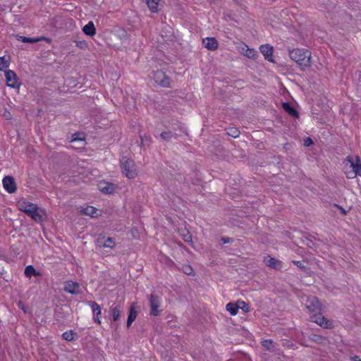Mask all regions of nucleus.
Returning <instances> with one entry per match:
<instances>
[{
    "label": "nucleus",
    "instance_id": "1",
    "mask_svg": "<svg viewBox=\"0 0 361 361\" xmlns=\"http://www.w3.org/2000/svg\"><path fill=\"white\" fill-rule=\"evenodd\" d=\"M16 206L20 211L25 213L35 221L39 222L43 220L42 210L37 204L27 201L25 198L20 199Z\"/></svg>",
    "mask_w": 361,
    "mask_h": 361
},
{
    "label": "nucleus",
    "instance_id": "2",
    "mask_svg": "<svg viewBox=\"0 0 361 361\" xmlns=\"http://www.w3.org/2000/svg\"><path fill=\"white\" fill-rule=\"evenodd\" d=\"M289 56L302 69L310 66L311 54L307 49H294L289 50Z\"/></svg>",
    "mask_w": 361,
    "mask_h": 361
},
{
    "label": "nucleus",
    "instance_id": "3",
    "mask_svg": "<svg viewBox=\"0 0 361 361\" xmlns=\"http://www.w3.org/2000/svg\"><path fill=\"white\" fill-rule=\"evenodd\" d=\"M121 166L122 173L127 178L133 179L137 175V171L135 168V162L133 159L123 157L121 159Z\"/></svg>",
    "mask_w": 361,
    "mask_h": 361
},
{
    "label": "nucleus",
    "instance_id": "4",
    "mask_svg": "<svg viewBox=\"0 0 361 361\" xmlns=\"http://www.w3.org/2000/svg\"><path fill=\"white\" fill-rule=\"evenodd\" d=\"M153 80L161 87H169L170 86V78L161 70L154 71Z\"/></svg>",
    "mask_w": 361,
    "mask_h": 361
},
{
    "label": "nucleus",
    "instance_id": "5",
    "mask_svg": "<svg viewBox=\"0 0 361 361\" xmlns=\"http://www.w3.org/2000/svg\"><path fill=\"white\" fill-rule=\"evenodd\" d=\"M150 306V315L157 317L160 314V312L158 309L160 307V299L157 295L150 294L147 296Z\"/></svg>",
    "mask_w": 361,
    "mask_h": 361
},
{
    "label": "nucleus",
    "instance_id": "6",
    "mask_svg": "<svg viewBox=\"0 0 361 361\" xmlns=\"http://www.w3.org/2000/svg\"><path fill=\"white\" fill-rule=\"evenodd\" d=\"M310 320L325 329H332L334 327L333 322L327 319L322 314H315L310 317Z\"/></svg>",
    "mask_w": 361,
    "mask_h": 361
},
{
    "label": "nucleus",
    "instance_id": "7",
    "mask_svg": "<svg viewBox=\"0 0 361 361\" xmlns=\"http://www.w3.org/2000/svg\"><path fill=\"white\" fill-rule=\"evenodd\" d=\"M5 77L6 80V84L8 87L13 88H19L20 86V82L18 80L16 73L13 71H6Z\"/></svg>",
    "mask_w": 361,
    "mask_h": 361
},
{
    "label": "nucleus",
    "instance_id": "8",
    "mask_svg": "<svg viewBox=\"0 0 361 361\" xmlns=\"http://www.w3.org/2000/svg\"><path fill=\"white\" fill-rule=\"evenodd\" d=\"M3 185L6 191L8 193H14L17 190L15 180L11 176H5L2 180Z\"/></svg>",
    "mask_w": 361,
    "mask_h": 361
},
{
    "label": "nucleus",
    "instance_id": "9",
    "mask_svg": "<svg viewBox=\"0 0 361 361\" xmlns=\"http://www.w3.org/2000/svg\"><path fill=\"white\" fill-rule=\"evenodd\" d=\"M306 307L310 312H317L321 309V303L316 297H312L307 300Z\"/></svg>",
    "mask_w": 361,
    "mask_h": 361
},
{
    "label": "nucleus",
    "instance_id": "10",
    "mask_svg": "<svg viewBox=\"0 0 361 361\" xmlns=\"http://www.w3.org/2000/svg\"><path fill=\"white\" fill-rule=\"evenodd\" d=\"M80 285L76 282L68 281L65 283L64 290L71 294H78L80 293Z\"/></svg>",
    "mask_w": 361,
    "mask_h": 361
},
{
    "label": "nucleus",
    "instance_id": "11",
    "mask_svg": "<svg viewBox=\"0 0 361 361\" xmlns=\"http://www.w3.org/2000/svg\"><path fill=\"white\" fill-rule=\"evenodd\" d=\"M87 303L93 312L94 322L98 324H101V321L99 319L101 316L100 306L96 302L92 300L88 301Z\"/></svg>",
    "mask_w": 361,
    "mask_h": 361
},
{
    "label": "nucleus",
    "instance_id": "12",
    "mask_svg": "<svg viewBox=\"0 0 361 361\" xmlns=\"http://www.w3.org/2000/svg\"><path fill=\"white\" fill-rule=\"evenodd\" d=\"M259 50L264 56L265 59H267L269 61L274 62V59L272 58L273 47L271 46H270L269 44L261 45L259 47Z\"/></svg>",
    "mask_w": 361,
    "mask_h": 361
},
{
    "label": "nucleus",
    "instance_id": "13",
    "mask_svg": "<svg viewBox=\"0 0 361 361\" xmlns=\"http://www.w3.org/2000/svg\"><path fill=\"white\" fill-rule=\"evenodd\" d=\"M204 47L211 51H214L218 49L219 43L214 37H207L203 39Z\"/></svg>",
    "mask_w": 361,
    "mask_h": 361
},
{
    "label": "nucleus",
    "instance_id": "14",
    "mask_svg": "<svg viewBox=\"0 0 361 361\" xmlns=\"http://www.w3.org/2000/svg\"><path fill=\"white\" fill-rule=\"evenodd\" d=\"M348 161L350 162V166L353 170V173L355 176H361V161L358 157L356 159V161H353L352 158L348 157Z\"/></svg>",
    "mask_w": 361,
    "mask_h": 361
},
{
    "label": "nucleus",
    "instance_id": "15",
    "mask_svg": "<svg viewBox=\"0 0 361 361\" xmlns=\"http://www.w3.org/2000/svg\"><path fill=\"white\" fill-rule=\"evenodd\" d=\"M264 263L267 266L275 269H280L281 267V263L280 261L269 256L264 258Z\"/></svg>",
    "mask_w": 361,
    "mask_h": 361
},
{
    "label": "nucleus",
    "instance_id": "16",
    "mask_svg": "<svg viewBox=\"0 0 361 361\" xmlns=\"http://www.w3.org/2000/svg\"><path fill=\"white\" fill-rule=\"evenodd\" d=\"M137 315V312L135 310V304L133 303L129 309V314L127 320V327L129 328L132 323L135 320Z\"/></svg>",
    "mask_w": 361,
    "mask_h": 361
},
{
    "label": "nucleus",
    "instance_id": "17",
    "mask_svg": "<svg viewBox=\"0 0 361 361\" xmlns=\"http://www.w3.org/2000/svg\"><path fill=\"white\" fill-rule=\"evenodd\" d=\"M82 31L87 36H94L96 34V28L94 27L93 22H88V23L82 27Z\"/></svg>",
    "mask_w": 361,
    "mask_h": 361
},
{
    "label": "nucleus",
    "instance_id": "18",
    "mask_svg": "<svg viewBox=\"0 0 361 361\" xmlns=\"http://www.w3.org/2000/svg\"><path fill=\"white\" fill-rule=\"evenodd\" d=\"M99 187V190L105 194H111L115 190L114 184L106 182L100 183Z\"/></svg>",
    "mask_w": 361,
    "mask_h": 361
},
{
    "label": "nucleus",
    "instance_id": "19",
    "mask_svg": "<svg viewBox=\"0 0 361 361\" xmlns=\"http://www.w3.org/2000/svg\"><path fill=\"white\" fill-rule=\"evenodd\" d=\"M240 309V305L234 302H228L226 305V310L230 312L232 316H235L238 314V310Z\"/></svg>",
    "mask_w": 361,
    "mask_h": 361
},
{
    "label": "nucleus",
    "instance_id": "20",
    "mask_svg": "<svg viewBox=\"0 0 361 361\" xmlns=\"http://www.w3.org/2000/svg\"><path fill=\"white\" fill-rule=\"evenodd\" d=\"M282 106H283V109L290 116H293L294 117L298 116V111L289 103H287V102L283 103Z\"/></svg>",
    "mask_w": 361,
    "mask_h": 361
},
{
    "label": "nucleus",
    "instance_id": "21",
    "mask_svg": "<svg viewBox=\"0 0 361 361\" xmlns=\"http://www.w3.org/2000/svg\"><path fill=\"white\" fill-rule=\"evenodd\" d=\"M16 39L18 41H21L25 43H35L37 42H39L41 40V38H31V37H27L24 36L20 35H16Z\"/></svg>",
    "mask_w": 361,
    "mask_h": 361
},
{
    "label": "nucleus",
    "instance_id": "22",
    "mask_svg": "<svg viewBox=\"0 0 361 361\" xmlns=\"http://www.w3.org/2000/svg\"><path fill=\"white\" fill-rule=\"evenodd\" d=\"M25 275L30 278L32 276H39L40 274L32 265H29L25 269Z\"/></svg>",
    "mask_w": 361,
    "mask_h": 361
},
{
    "label": "nucleus",
    "instance_id": "23",
    "mask_svg": "<svg viewBox=\"0 0 361 361\" xmlns=\"http://www.w3.org/2000/svg\"><path fill=\"white\" fill-rule=\"evenodd\" d=\"M121 312L122 310L119 305H116L112 308V318L114 322H117L119 319Z\"/></svg>",
    "mask_w": 361,
    "mask_h": 361
},
{
    "label": "nucleus",
    "instance_id": "24",
    "mask_svg": "<svg viewBox=\"0 0 361 361\" xmlns=\"http://www.w3.org/2000/svg\"><path fill=\"white\" fill-rule=\"evenodd\" d=\"M82 213L85 215L90 216L92 217H94L97 212V209L92 206H87L85 209L82 210Z\"/></svg>",
    "mask_w": 361,
    "mask_h": 361
},
{
    "label": "nucleus",
    "instance_id": "25",
    "mask_svg": "<svg viewBox=\"0 0 361 361\" xmlns=\"http://www.w3.org/2000/svg\"><path fill=\"white\" fill-rule=\"evenodd\" d=\"M160 0H145L149 8L152 12H156Z\"/></svg>",
    "mask_w": 361,
    "mask_h": 361
},
{
    "label": "nucleus",
    "instance_id": "26",
    "mask_svg": "<svg viewBox=\"0 0 361 361\" xmlns=\"http://www.w3.org/2000/svg\"><path fill=\"white\" fill-rule=\"evenodd\" d=\"M227 135L232 137H234V138H236L239 136L240 135V131L238 128H234V127H230L227 129V132H226Z\"/></svg>",
    "mask_w": 361,
    "mask_h": 361
},
{
    "label": "nucleus",
    "instance_id": "27",
    "mask_svg": "<svg viewBox=\"0 0 361 361\" xmlns=\"http://www.w3.org/2000/svg\"><path fill=\"white\" fill-rule=\"evenodd\" d=\"M9 66V57L4 56L0 57V71H2L4 68H8Z\"/></svg>",
    "mask_w": 361,
    "mask_h": 361
},
{
    "label": "nucleus",
    "instance_id": "28",
    "mask_svg": "<svg viewBox=\"0 0 361 361\" xmlns=\"http://www.w3.org/2000/svg\"><path fill=\"white\" fill-rule=\"evenodd\" d=\"M176 135V134L173 133L171 131H164L160 134V137L163 140L169 141L171 138Z\"/></svg>",
    "mask_w": 361,
    "mask_h": 361
},
{
    "label": "nucleus",
    "instance_id": "29",
    "mask_svg": "<svg viewBox=\"0 0 361 361\" xmlns=\"http://www.w3.org/2000/svg\"><path fill=\"white\" fill-rule=\"evenodd\" d=\"M262 345L267 350L271 351L274 350V343L271 340H264L262 342Z\"/></svg>",
    "mask_w": 361,
    "mask_h": 361
},
{
    "label": "nucleus",
    "instance_id": "30",
    "mask_svg": "<svg viewBox=\"0 0 361 361\" xmlns=\"http://www.w3.org/2000/svg\"><path fill=\"white\" fill-rule=\"evenodd\" d=\"M104 247L113 248L115 246V243L112 238H108L102 244Z\"/></svg>",
    "mask_w": 361,
    "mask_h": 361
},
{
    "label": "nucleus",
    "instance_id": "31",
    "mask_svg": "<svg viewBox=\"0 0 361 361\" xmlns=\"http://www.w3.org/2000/svg\"><path fill=\"white\" fill-rule=\"evenodd\" d=\"M310 339L317 343H322L326 340L324 337L317 334H312Z\"/></svg>",
    "mask_w": 361,
    "mask_h": 361
},
{
    "label": "nucleus",
    "instance_id": "32",
    "mask_svg": "<svg viewBox=\"0 0 361 361\" xmlns=\"http://www.w3.org/2000/svg\"><path fill=\"white\" fill-rule=\"evenodd\" d=\"M247 49L245 55L250 59H255L257 56V51L253 49H249L247 46Z\"/></svg>",
    "mask_w": 361,
    "mask_h": 361
},
{
    "label": "nucleus",
    "instance_id": "33",
    "mask_svg": "<svg viewBox=\"0 0 361 361\" xmlns=\"http://www.w3.org/2000/svg\"><path fill=\"white\" fill-rule=\"evenodd\" d=\"M140 138H141V145H143V146H145V145L149 146L152 142V139H151L150 136H147V135L140 136Z\"/></svg>",
    "mask_w": 361,
    "mask_h": 361
},
{
    "label": "nucleus",
    "instance_id": "34",
    "mask_svg": "<svg viewBox=\"0 0 361 361\" xmlns=\"http://www.w3.org/2000/svg\"><path fill=\"white\" fill-rule=\"evenodd\" d=\"M62 337L66 341H71L73 340V331H68L63 334Z\"/></svg>",
    "mask_w": 361,
    "mask_h": 361
},
{
    "label": "nucleus",
    "instance_id": "35",
    "mask_svg": "<svg viewBox=\"0 0 361 361\" xmlns=\"http://www.w3.org/2000/svg\"><path fill=\"white\" fill-rule=\"evenodd\" d=\"M181 235L185 242L189 243L192 241V236L187 230L183 231V233L181 234Z\"/></svg>",
    "mask_w": 361,
    "mask_h": 361
},
{
    "label": "nucleus",
    "instance_id": "36",
    "mask_svg": "<svg viewBox=\"0 0 361 361\" xmlns=\"http://www.w3.org/2000/svg\"><path fill=\"white\" fill-rule=\"evenodd\" d=\"M238 304L240 305V308L243 310L245 312H250V307L247 303L244 301L238 300Z\"/></svg>",
    "mask_w": 361,
    "mask_h": 361
},
{
    "label": "nucleus",
    "instance_id": "37",
    "mask_svg": "<svg viewBox=\"0 0 361 361\" xmlns=\"http://www.w3.org/2000/svg\"><path fill=\"white\" fill-rule=\"evenodd\" d=\"M183 271L187 275H192L193 269L189 264L183 265L182 267Z\"/></svg>",
    "mask_w": 361,
    "mask_h": 361
},
{
    "label": "nucleus",
    "instance_id": "38",
    "mask_svg": "<svg viewBox=\"0 0 361 361\" xmlns=\"http://www.w3.org/2000/svg\"><path fill=\"white\" fill-rule=\"evenodd\" d=\"M75 44L77 47L82 49H85L87 46L85 41H75Z\"/></svg>",
    "mask_w": 361,
    "mask_h": 361
},
{
    "label": "nucleus",
    "instance_id": "39",
    "mask_svg": "<svg viewBox=\"0 0 361 361\" xmlns=\"http://www.w3.org/2000/svg\"><path fill=\"white\" fill-rule=\"evenodd\" d=\"M292 262L295 264L298 268H300L302 270H305L306 267L304 265V262L301 261H292Z\"/></svg>",
    "mask_w": 361,
    "mask_h": 361
},
{
    "label": "nucleus",
    "instance_id": "40",
    "mask_svg": "<svg viewBox=\"0 0 361 361\" xmlns=\"http://www.w3.org/2000/svg\"><path fill=\"white\" fill-rule=\"evenodd\" d=\"M18 307L21 309L25 313H27V310L24 303L22 301L18 302Z\"/></svg>",
    "mask_w": 361,
    "mask_h": 361
},
{
    "label": "nucleus",
    "instance_id": "41",
    "mask_svg": "<svg viewBox=\"0 0 361 361\" xmlns=\"http://www.w3.org/2000/svg\"><path fill=\"white\" fill-rule=\"evenodd\" d=\"M73 139L71 140V142H75V141H83L84 140V137H79L76 134H74L73 135Z\"/></svg>",
    "mask_w": 361,
    "mask_h": 361
},
{
    "label": "nucleus",
    "instance_id": "42",
    "mask_svg": "<svg viewBox=\"0 0 361 361\" xmlns=\"http://www.w3.org/2000/svg\"><path fill=\"white\" fill-rule=\"evenodd\" d=\"M222 240L224 243H230L233 241L232 239L230 238H223Z\"/></svg>",
    "mask_w": 361,
    "mask_h": 361
},
{
    "label": "nucleus",
    "instance_id": "43",
    "mask_svg": "<svg viewBox=\"0 0 361 361\" xmlns=\"http://www.w3.org/2000/svg\"><path fill=\"white\" fill-rule=\"evenodd\" d=\"M351 360L352 361H361V359L360 358V357L355 355V356H353L351 357Z\"/></svg>",
    "mask_w": 361,
    "mask_h": 361
},
{
    "label": "nucleus",
    "instance_id": "44",
    "mask_svg": "<svg viewBox=\"0 0 361 361\" xmlns=\"http://www.w3.org/2000/svg\"><path fill=\"white\" fill-rule=\"evenodd\" d=\"M4 116L6 118V119H10L11 118V114L10 112H5L4 114Z\"/></svg>",
    "mask_w": 361,
    "mask_h": 361
},
{
    "label": "nucleus",
    "instance_id": "45",
    "mask_svg": "<svg viewBox=\"0 0 361 361\" xmlns=\"http://www.w3.org/2000/svg\"><path fill=\"white\" fill-rule=\"evenodd\" d=\"M312 142V140L310 138H307V140H305V145L306 146H308L310 144H311Z\"/></svg>",
    "mask_w": 361,
    "mask_h": 361
},
{
    "label": "nucleus",
    "instance_id": "46",
    "mask_svg": "<svg viewBox=\"0 0 361 361\" xmlns=\"http://www.w3.org/2000/svg\"><path fill=\"white\" fill-rule=\"evenodd\" d=\"M312 244V241L311 240L307 239V243H306V245L308 247H312V245H311Z\"/></svg>",
    "mask_w": 361,
    "mask_h": 361
},
{
    "label": "nucleus",
    "instance_id": "47",
    "mask_svg": "<svg viewBox=\"0 0 361 361\" xmlns=\"http://www.w3.org/2000/svg\"><path fill=\"white\" fill-rule=\"evenodd\" d=\"M98 243H102V241H101V240H100V239H99V240H98Z\"/></svg>",
    "mask_w": 361,
    "mask_h": 361
}]
</instances>
